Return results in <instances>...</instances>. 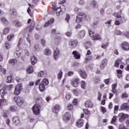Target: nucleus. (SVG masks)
Wrapping results in <instances>:
<instances>
[{"label":"nucleus","instance_id":"nucleus-25","mask_svg":"<svg viewBox=\"0 0 129 129\" xmlns=\"http://www.w3.org/2000/svg\"><path fill=\"white\" fill-rule=\"evenodd\" d=\"M54 19H51L47 22L45 23V25H43V27L46 28L48 27V26H49V25H52V24L54 23Z\"/></svg>","mask_w":129,"mask_h":129},{"label":"nucleus","instance_id":"nucleus-55","mask_svg":"<svg viewBox=\"0 0 129 129\" xmlns=\"http://www.w3.org/2000/svg\"><path fill=\"white\" fill-rule=\"evenodd\" d=\"M128 96V95H127V94L126 93H124L121 96V98H127Z\"/></svg>","mask_w":129,"mask_h":129},{"label":"nucleus","instance_id":"nucleus-41","mask_svg":"<svg viewBox=\"0 0 129 129\" xmlns=\"http://www.w3.org/2000/svg\"><path fill=\"white\" fill-rule=\"evenodd\" d=\"M5 47L7 50L10 49L11 48V43L9 42H6L5 43Z\"/></svg>","mask_w":129,"mask_h":129},{"label":"nucleus","instance_id":"nucleus-6","mask_svg":"<svg viewBox=\"0 0 129 129\" xmlns=\"http://www.w3.org/2000/svg\"><path fill=\"white\" fill-rule=\"evenodd\" d=\"M40 109H41V105H40V104H36L32 107L33 113L35 115H38V114L40 113Z\"/></svg>","mask_w":129,"mask_h":129},{"label":"nucleus","instance_id":"nucleus-13","mask_svg":"<svg viewBox=\"0 0 129 129\" xmlns=\"http://www.w3.org/2000/svg\"><path fill=\"white\" fill-rule=\"evenodd\" d=\"M121 47L124 51H128L129 50V44L126 42L122 43Z\"/></svg>","mask_w":129,"mask_h":129},{"label":"nucleus","instance_id":"nucleus-59","mask_svg":"<svg viewBox=\"0 0 129 129\" xmlns=\"http://www.w3.org/2000/svg\"><path fill=\"white\" fill-rule=\"evenodd\" d=\"M66 36H67V37H71V36L72 35V33L70 32H68L66 33Z\"/></svg>","mask_w":129,"mask_h":129},{"label":"nucleus","instance_id":"nucleus-52","mask_svg":"<svg viewBox=\"0 0 129 129\" xmlns=\"http://www.w3.org/2000/svg\"><path fill=\"white\" fill-rule=\"evenodd\" d=\"M65 98L67 99V100H69L71 98V95L70 94H67L65 96Z\"/></svg>","mask_w":129,"mask_h":129},{"label":"nucleus","instance_id":"nucleus-32","mask_svg":"<svg viewBox=\"0 0 129 129\" xmlns=\"http://www.w3.org/2000/svg\"><path fill=\"white\" fill-rule=\"evenodd\" d=\"M84 44L86 50H87V49L90 48V46H91V42L90 41H87L84 43Z\"/></svg>","mask_w":129,"mask_h":129},{"label":"nucleus","instance_id":"nucleus-27","mask_svg":"<svg viewBox=\"0 0 129 129\" xmlns=\"http://www.w3.org/2000/svg\"><path fill=\"white\" fill-rule=\"evenodd\" d=\"M44 55H46V56H50L52 54V51H51V49L49 48H46L44 50Z\"/></svg>","mask_w":129,"mask_h":129},{"label":"nucleus","instance_id":"nucleus-26","mask_svg":"<svg viewBox=\"0 0 129 129\" xmlns=\"http://www.w3.org/2000/svg\"><path fill=\"white\" fill-rule=\"evenodd\" d=\"M73 54L75 59H80V54L78 53L77 51H74L73 52Z\"/></svg>","mask_w":129,"mask_h":129},{"label":"nucleus","instance_id":"nucleus-33","mask_svg":"<svg viewBox=\"0 0 129 129\" xmlns=\"http://www.w3.org/2000/svg\"><path fill=\"white\" fill-rule=\"evenodd\" d=\"M10 111H14L16 112V111H18V107L16 106H11L10 108Z\"/></svg>","mask_w":129,"mask_h":129},{"label":"nucleus","instance_id":"nucleus-63","mask_svg":"<svg viewBox=\"0 0 129 129\" xmlns=\"http://www.w3.org/2000/svg\"><path fill=\"white\" fill-rule=\"evenodd\" d=\"M21 54H22V53H21V52H20L19 51H17L16 52V54L17 55V56L18 57H20V56H21Z\"/></svg>","mask_w":129,"mask_h":129},{"label":"nucleus","instance_id":"nucleus-60","mask_svg":"<svg viewBox=\"0 0 129 129\" xmlns=\"http://www.w3.org/2000/svg\"><path fill=\"white\" fill-rule=\"evenodd\" d=\"M74 74V73L72 71L69 72L68 73V76H72Z\"/></svg>","mask_w":129,"mask_h":129},{"label":"nucleus","instance_id":"nucleus-53","mask_svg":"<svg viewBox=\"0 0 129 129\" xmlns=\"http://www.w3.org/2000/svg\"><path fill=\"white\" fill-rule=\"evenodd\" d=\"M119 108V107L117 105L115 106L114 108V114H115V111H117L118 110V109Z\"/></svg>","mask_w":129,"mask_h":129},{"label":"nucleus","instance_id":"nucleus-64","mask_svg":"<svg viewBox=\"0 0 129 129\" xmlns=\"http://www.w3.org/2000/svg\"><path fill=\"white\" fill-rule=\"evenodd\" d=\"M125 37H126V38H127L128 39H129V31H127L124 34Z\"/></svg>","mask_w":129,"mask_h":129},{"label":"nucleus","instance_id":"nucleus-36","mask_svg":"<svg viewBox=\"0 0 129 129\" xmlns=\"http://www.w3.org/2000/svg\"><path fill=\"white\" fill-rule=\"evenodd\" d=\"M81 88H83V89H85V87L86 86V83H85V81H81Z\"/></svg>","mask_w":129,"mask_h":129},{"label":"nucleus","instance_id":"nucleus-44","mask_svg":"<svg viewBox=\"0 0 129 129\" xmlns=\"http://www.w3.org/2000/svg\"><path fill=\"white\" fill-rule=\"evenodd\" d=\"M3 72V74L5 75L7 73V70L5 69L2 68V65L0 64V72Z\"/></svg>","mask_w":129,"mask_h":129},{"label":"nucleus","instance_id":"nucleus-7","mask_svg":"<svg viewBox=\"0 0 129 129\" xmlns=\"http://www.w3.org/2000/svg\"><path fill=\"white\" fill-rule=\"evenodd\" d=\"M80 81V79H79V78H76L71 81V84H72V86L74 87H78Z\"/></svg>","mask_w":129,"mask_h":129},{"label":"nucleus","instance_id":"nucleus-20","mask_svg":"<svg viewBox=\"0 0 129 129\" xmlns=\"http://www.w3.org/2000/svg\"><path fill=\"white\" fill-rule=\"evenodd\" d=\"M10 14L12 18H16L17 17V11L14 9H10Z\"/></svg>","mask_w":129,"mask_h":129},{"label":"nucleus","instance_id":"nucleus-22","mask_svg":"<svg viewBox=\"0 0 129 129\" xmlns=\"http://www.w3.org/2000/svg\"><path fill=\"white\" fill-rule=\"evenodd\" d=\"M60 105H56L52 109V112H54V113H58L60 111Z\"/></svg>","mask_w":129,"mask_h":129},{"label":"nucleus","instance_id":"nucleus-35","mask_svg":"<svg viewBox=\"0 0 129 129\" xmlns=\"http://www.w3.org/2000/svg\"><path fill=\"white\" fill-rule=\"evenodd\" d=\"M73 92L74 94L75 95H76V96H78V95H79V94H80V91H79V90H74L73 91Z\"/></svg>","mask_w":129,"mask_h":129},{"label":"nucleus","instance_id":"nucleus-5","mask_svg":"<svg viewBox=\"0 0 129 129\" xmlns=\"http://www.w3.org/2000/svg\"><path fill=\"white\" fill-rule=\"evenodd\" d=\"M129 115L127 114H124V113H120L118 114V117H119V121L120 122H123L125 120V118H128Z\"/></svg>","mask_w":129,"mask_h":129},{"label":"nucleus","instance_id":"nucleus-51","mask_svg":"<svg viewBox=\"0 0 129 129\" xmlns=\"http://www.w3.org/2000/svg\"><path fill=\"white\" fill-rule=\"evenodd\" d=\"M14 38V35H8L7 37V39L8 40V41H11V40H12V39H13Z\"/></svg>","mask_w":129,"mask_h":129},{"label":"nucleus","instance_id":"nucleus-9","mask_svg":"<svg viewBox=\"0 0 129 129\" xmlns=\"http://www.w3.org/2000/svg\"><path fill=\"white\" fill-rule=\"evenodd\" d=\"M70 117H71V115L68 112H66L62 116L63 120L66 121V122H68L70 120Z\"/></svg>","mask_w":129,"mask_h":129},{"label":"nucleus","instance_id":"nucleus-28","mask_svg":"<svg viewBox=\"0 0 129 129\" xmlns=\"http://www.w3.org/2000/svg\"><path fill=\"white\" fill-rule=\"evenodd\" d=\"M27 72L28 74H31L34 72V68L31 66H29L27 69Z\"/></svg>","mask_w":129,"mask_h":129},{"label":"nucleus","instance_id":"nucleus-2","mask_svg":"<svg viewBox=\"0 0 129 129\" xmlns=\"http://www.w3.org/2000/svg\"><path fill=\"white\" fill-rule=\"evenodd\" d=\"M13 100L16 102L18 106H22L25 104V100L23 98L19 96H15L13 98Z\"/></svg>","mask_w":129,"mask_h":129},{"label":"nucleus","instance_id":"nucleus-34","mask_svg":"<svg viewBox=\"0 0 129 129\" xmlns=\"http://www.w3.org/2000/svg\"><path fill=\"white\" fill-rule=\"evenodd\" d=\"M9 32H10V28H6L4 29L3 34V35H7V34H9Z\"/></svg>","mask_w":129,"mask_h":129},{"label":"nucleus","instance_id":"nucleus-18","mask_svg":"<svg viewBox=\"0 0 129 129\" xmlns=\"http://www.w3.org/2000/svg\"><path fill=\"white\" fill-rule=\"evenodd\" d=\"M0 94H1L2 98H4L5 95L7 94V87H4L3 89L0 90Z\"/></svg>","mask_w":129,"mask_h":129},{"label":"nucleus","instance_id":"nucleus-50","mask_svg":"<svg viewBox=\"0 0 129 129\" xmlns=\"http://www.w3.org/2000/svg\"><path fill=\"white\" fill-rule=\"evenodd\" d=\"M12 81V77L11 76H8L7 77V82L8 83H11Z\"/></svg>","mask_w":129,"mask_h":129},{"label":"nucleus","instance_id":"nucleus-40","mask_svg":"<svg viewBox=\"0 0 129 129\" xmlns=\"http://www.w3.org/2000/svg\"><path fill=\"white\" fill-rule=\"evenodd\" d=\"M1 22L4 24V25H7L8 24V20L6 18H2L1 19Z\"/></svg>","mask_w":129,"mask_h":129},{"label":"nucleus","instance_id":"nucleus-23","mask_svg":"<svg viewBox=\"0 0 129 129\" xmlns=\"http://www.w3.org/2000/svg\"><path fill=\"white\" fill-rule=\"evenodd\" d=\"M13 24L17 28H21L23 26V23L19 21H15Z\"/></svg>","mask_w":129,"mask_h":129},{"label":"nucleus","instance_id":"nucleus-58","mask_svg":"<svg viewBox=\"0 0 129 129\" xmlns=\"http://www.w3.org/2000/svg\"><path fill=\"white\" fill-rule=\"evenodd\" d=\"M101 109L103 113H105V112H106V109L105 108V107H101Z\"/></svg>","mask_w":129,"mask_h":129},{"label":"nucleus","instance_id":"nucleus-48","mask_svg":"<svg viewBox=\"0 0 129 129\" xmlns=\"http://www.w3.org/2000/svg\"><path fill=\"white\" fill-rule=\"evenodd\" d=\"M34 50V51H39L40 47H39V44H36L35 45Z\"/></svg>","mask_w":129,"mask_h":129},{"label":"nucleus","instance_id":"nucleus-46","mask_svg":"<svg viewBox=\"0 0 129 129\" xmlns=\"http://www.w3.org/2000/svg\"><path fill=\"white\" fill-rule=\"evenodd\" d=\"M88 31L89 36L92 38L94 36V32L91 31V29H88Z\"/></svg>","mask_w":129,"mask_h":129},{"label":"nucleus","instance_id":"nucleus-49","mask_svg":"<svg viewBox=\"0 0 129 129\" xmlns=\"http://www.w3.org/2000/svg\"><path fill=\"white\" fill-rule=\"evenodd\" d=\"M16 61H17V60L11 59L9 60V63H10V64H13L14 65V63H16Z\"/></svg>","mask_w":129,"mask_h":129},{"label":"nucleus","instance_id":"nucleus-8","mask_svg":"<svg viewBox=\"0 0 129 129\" xmlns=\"http://www.w3.org/2000/svg\"><path fill=\"white\" fill-rule=\"evenodd\" d=\"M59 57H60V49L56 48L54 51L53 58L55 60H58V59H59Z\"/></svg>","mask_w":129,"mask_h":129},{"label":"nucleus","instance_id":"nucleus-24","mask_svg":"<svg viewBox=\"0 0 129 129\" xmlns=\"http://www.w3.org/2000/svg\"><path fill=\"white\" fill-rule=\"evenodd\" d=\"M83 122L84 121L82 119H80L77 121V125L78 127H81V126H83Z\"/></svg>","mask_w":129,"mask_h":129},{"label":"nucleus","instance_id":"nucleus-16","mask_svg":"<svg viewBox=\"0 0 129 129\" xmlns=\"http://www.w3.org/2000/svg\"><path fill=\"white\" fill-rule=\"evenodd\" d=\"M121 110L129 111V106L127 104L124 103L120 106Z\"/></svg>","mask_w":129,"mask_h":129},{"label":"nucleus","instance_id":"nucleus-57","mask_svg":"<svg viewBox=\"0 0 129 129\" xmlns=\"http://www.w3.org/2000/svg\"><path fill=\"white\" fill-rule=\"evenodd\" d=\"M115 67H118V66H119V60H116L115 62Z\"/></svg>","mask_w":129,"mask_h":129},{"label":"nucleus","instance_id":"nucleus-56","mask_svg":"<svg viewBox=\"0 0 129 129\" xmlns=\"http://www.w3.org/2000/svg\"><path fill=\"white\" fill-rule=\"evenodd\" d=\"M84 112L85 114H89V113H90V111H89L87 109H84Z\"/></svg>","mask_w":129,"mask_h":129},{"label":"nucleus","instance_id":"nucleus-42","mask_svg":"<svg viewBox=\"0 0 129 129\" xmlns=\"http://www.w3.org/2000/svg\"><path fill=\"white\" fill-rule=\"evenodd\" d=\"M75 12L76 13V14H79L80 12H81V9L80 8H79L77 7H76L74 9Z\"/></svg>","mask_w":129,"mask_h":129},{"label":"nucleus","instance_id":"nucleus-62","mask_svg":"<svg viewBox=\"0 0 129 129\" xmlns=\"http://www.w3.org/2000/svg\"><path fill=\"white\" fill-rule=\"evenodd\" d=\"M73 103L74 105H77V99H74L73 101Z\"/></svg>","mask_w":129,"mask_h":129},{"label":"nucleus","instance_id":"nucleus-3","mask_svg":"<svg viewBox=\"0 0 129 129\" xmlns=\"http://www.w3.org/2000/svg\"><path fill=\"white\" fill-rule=\"evenodd\" d=\"M52 9L53 11H56V15L57 17L60 16L61 14V12H63L64 13V12L66 11V8H65V6L64 5H62L57 8L52 7Z\"/></svg>","mask_w":129,"mask_h":129},{"label":"nucleus","instance_id":"nucleus-43","mask_svg":"<svg viewBox=\"0 0 129 129\" xmlns=\"http://www.w3.org/2000/svg\"><path fill=\"white\" fill-rule=\"evenodd\" d=\"M83 19H85L86 21H89L90 20V16L89 15H85L83 13Z\"/></svg>","mask_w":129,"mask_h":129},{"label":"nucleus","instance_id":"nucleus-1","mask_svg":"<svg viewBox=\"0 0 129 129\" xmlns=\"http://www.w3.org/2000/svg\"><path fill=\"white\" fill-rule=\"evenodd\" d=\"M49 84V81L47 79H43L41 83L39 84V88L41 92H44L46 89L45 86H47Z\"/></svg>","mask_w":129,"mask_h":129},{"label":"nucleus","instance_id":"nucleus-15","mask_svg":"<svg viewBox=\"0 0 129 129\" xmlns=\"http://www.w3.org/2000/svg\"><path fill=\"white\" fill-rule=\"evenodd\" d=\"M106 65H107V60L106 59H103L100 65V69L103 70Z\"/></svg>","mask_w":129,"mask_h":129},{"label":"nucleus","instance_id":"nucleus-21","mask_svg":"<svg viewBox=\"0 0 129 129\" xmlns=\"http://www.w3.org/2000/svg\"><path fill=\"white\" fill-rule=\"evenodd\" d=\"M85 105L86 108H89V107H93V103L90 100L86 101L85 103Z\"/></svg>","mask_w":129,"mask_h":129},{"label":"nucleus","instance_id":"nucleus-37","mask_svg":"<svg viewBox=\"0 0 129 129\" xmlns=\"http://www.w3.org/2000/svg\"><path fill=\"white\" fill-rule=\"evenodd\" d=\"M39 77H45L46 76V74L44 72V71H41L38 74Z\"/></svg>","mask_w":129,"mask_h":129},{"label":"nucleus","instance_id":"nucleus-61","mask_svg":"<svg viewBox=\"0 0 129 129\" xmlns=\"http://www.w3.org/2000/svg\"><path fill=\"white\" fill-rule=\"evenodd\" d=\"M114 24L116 26H118V25H120V22L118 20H116L114 22Z\"/></svg>","mask_w":129,"mask_h":129},{"label":"nucleus","instance_id":"nucleus-19","mask_svg":"<svg viewBox=\"0 0 129 129\" xmlns=\"http://www.w3.org/2000/svg\"><path fill=\"white\" fill-rule=\"evenodd\" d=\"M92 40H99V41H102V38L101 36L99 34L94 35V36L92 37Z\"/></svg>","mask_w":129,"mask_h":129},{"label":"nucleus","instance_id":"nucleus-4","mask_svg":"<svg viewBox=\"0 0 129 129\" xmlns=\"http://www.w3.org/2000/svg\"><path fill=\"white\" fill-rule=\"evenodd\" d=\"M23 90V86L21 84H18L15 86V91L14 92V95H19Z\"/></svg>","mask_w":129,"mask_h":129},{"label":"nucleus","instance_id":"nucleus-10","mask_svg":"<svg viewBox=\"0 0 129 129\" xmlns=\"http://www.w3.org/2000/svg\"><path fill=\"white\" fill-rule=\"evenodd\" d=\"M83 13H80L77 16L76 20V23H80L84 20V18H83Z\"/></svg>","mask_w":129,"mask_h":129},{"label":"nucleus","instance_id":"nucleus-17","mask_svg":"<svg viewBox=\"0 0 129 129\" xmlns=\"http://www.w3.org/2000/svg\"><path fill=\"white\" fill-rule=\"evenodd\" d=\"M12 120L16 125H19L21 122V120H20V117L18 116H15L12 118Z\"/></svg>","mask_w":129,"mask_h":129},{"label":"nucleus","instance_id":"nucleus-39","mask_svg":"<svg viewBox=\"0 0 129 129\" xmlns=\"http://www.w3.org/2000/svg\"><path fill=\"white\" fill-rule=\"evenodd\" d=\"M116 117H117V116H114L112 118L111 120V123L112 124H114V123H115V121H116Z\"/></svg>","mask_w":129,"mask_h":129},{"label":"nucleus","instance_id":"nucleus-12","mask_svg":"<svg viewBox=\"0 0 129 129\" xmlns=\"http://www.w3.org/2000/svg\"><path fill=\"white\" fill-rule=\"evenodd\" d=\"M78 42L76 39L71 40L69 42V46L72 48H75L77 46Z\"/></svg>","mask_w":129,"mask_h":129},{"label":"nucleus","instance_id":"nucleus-14","mask_svg":"<svg viewBox=\"0 0 129 129\" xmlns=\"http://www.w3.org/2000/svg\"><path fill=\"white\" fill-rule=\"evenodd\" d=\"M78 72L82 78L85 79V78L87 77V75L86 74L85 71L80 69L79 70Z\"/></svg>","mask_w":129,"mask_h":129},{"label":"nucleus","instance_id":"nucleus-38","mask_svg":"<svg viewBox=\"0 0 129 129\" xmlns=\"http://www.w3.org/2000/svg\"><path fill=\"white\" fill-rule=\"evenodd\" d=\"M62 75H63V72L61 70L59 71V73L57 74V79L59 80L62 78Z\"/></svg>","mask_w":129,"mask_h":129},{"label":"nucleus","instance_id":"nucleus-30","mask_svg":"<svg viewBox=\"0 0 129 129\" xmlns=\"http://www.w3.org/2000/svg\"><path fill=\"white\" fill-rule=\"evenodd\" d=\"M91 59H92V56H91V55L86 54L85 62L87 63L89 61H90Z\"/></svg>","mask_w":129,"mask_h":129},{"label":"nucleus","instance_id":"nucleus-47","mask_svg":"<svg viewBox=\"0 0 129 129\" xmlns=\"http://www.w3.org/2000/svg\"><path fill=\"white\" fill-rule=\"evenodd\" d=\"M74 107V105L70 104L69 105H68V110H72V109H73V108Z\"/></svg>","mask_w":129,"mask_h":129},{"label":"nucleus","instance_id":"nucleus-31","mask_svg":"<svg viewBox=\"0 0 129 129\" xmlns=\"http://www.w3.org/2000/svg\"><path fill=\"white\" fill-rule=\"evenodd\" d=\"M85 31L82 30L79 33V36L80 37H81V39H82L83 38H84V37H85Z\"/></svg>","mask_w":129,"mask_h":129},{"label":"nucleus","instance_id":"nucleus-45","mask_svg":"<svg viewBox=\"0 0 129 129\" xmlns=\"http://www.w3.org/2000/svg\"><path fill=\"white\" fill-rule=\"evenodd\" d=\"M114 17L117 18V19H124V17L121 18V16L118 15V14H117V13H114Z\"/></svg>","mask_w":129,"mask_h":129},{"label":"nucleus","instance_id":"nucleus-54","mask_svg":"<svg viewBox=\"0 0 129 129\" xmlns=\"http://www.w3.org/2000/svg\"><path fill=\"white\" fill-rule=\"evenodd\" d=\"M70 19V15L69 14H67L66 17L65 18L66 21L68 22V23L69 22V20Z\"/></svg>","mask_w":129,"mask_h":129},{"label":"nucleus","instance_id":"nucleus-11","mask_svg":"<svg viewBox=\"0 0 129 129\" xmlns=\"http://www.w3.org/2000/svg\"><path fill=\"white\" fill-rule=\"evenodd\" d=\"M35 29V22L33 21L31 23L30 27H28L25 29V32H29L31 33Z\"/></svg>","mask_w":129,"mask_h":129},{"label":"nucleus","instance_id":"nucleus-29","mask_svg":"<svg viewBox=\"0 0 129 129\" xmlns=\"http://www.w3.org/2000/svg\"><path fill=\"white\" fill-rule=\"evenodd\" d=\"M30 60L32 65H35L37 63V58L35 56H32Z\"/></svg>","mask_w":129,"mask_h":129}]
</instances>
